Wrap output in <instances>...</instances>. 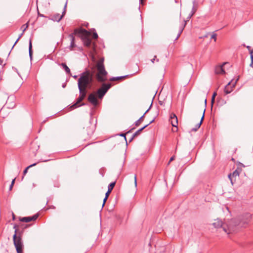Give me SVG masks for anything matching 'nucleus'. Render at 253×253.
Masks as SVG:
<instances>
[{
    "label": "nucleus",
    "instance_id": "obj_1",
    "mask_svg": "<svg viewBox=\"0 0 253 253\" xmlns=\"http://www.w3.org/2000/svg\"><path fill=\"white\" fill-rule=\"evenodd\" d=\"M251 215L250 213L238 217L235 219H232L230 221L223 223L220 219L214 220L212 225L215 228L222 230L225 233L229 234L236 231L239 227H245L250 221Z\"/></svg>",
    "mask_w": 253,
    "mask_h": 253
},
{
    "label": "nucleus",
    "instance_id": "obj_2",
    "mask_svg": "<svg viewBox=\"0 0 253 253\" xmlns=\"http://www.w3.org/2000/svg\"><path fill=\"white\" fill-rule=\"evenodd\" d=\"M93 75L89 71H86L80 75V78L78 80V86L79 90H82L87 92V89H89L92 85Z\"/></svg>",
    "mask_w": 253,
    "mask_h": 253
},
{
    "label": "nucleus",
    "instance_id": "obj_3",
    "mask_svg": "<svg viewBox=\"0 0 253 253\" xmlns=\"http://www.w3.org/2000/svg\"><path fill=\"white\" fill-rule=\"evenodd\" d=\"M103 62L104 58H101L97 61L96 65L97 72L95 75V77L97 81L100 83H103L107 80L108 73L105 70Z\"/></svg>",
    "mask_w": 253,
    "mask_h": 253
},
{
    "label": "nucleus",
    "instance_id": "obj_4",
    "mask_svg": "<svg viewBox=\"0 0 253 253\" xmlns=\"http://www.w3.org/2000/svg\"><path fill=\"white\" fill-rule=\"evenodd\" d=\"M13 228L15 229V233L13 236L14 245L15 247L17 253H22L23 245L21 237L23 234V231H18L17 229V225L16 224L14 225Z\"/></svg>",
    "mask_w": 253,
    "mask_h": 253
},
{
    "label": "nucleus",
    "instance_id": "obj_5",
    "mask_svg": "<svg viewBox=\"0 0 253 253\" xmlns=\"http://www.w3.org/2000/svg\"><path fill=\"white\" fill-rule=\"evenodd\" d=\"M74 32L75 34L79 33L82 35V39L84 44L85 46L87 47L92 46L93 50H95V43H93L92 45H91V40L89 38L90 35V32L84 29H81L80 31L78 29H75Z\"/></svg>",
    "mask_w": 253,
    "mask_h": 253
},
{
    "label": "nucleus",
    "instance_id": "obj_6",
    "mask_svg": "<svg viewBox=\"0 0 253 253\" xmlns=\"http://www.w3.org/2000/svg\"><path fill=\"white\" fill-rule=\"evenodd\" d=\"M111 86V85L110 84H103L101 87L97 91V94L98 98L102 99L107 91L110 89Z\"/></svg>",
    "mask_w": 253,
    "mask_h": 253
},
{
    "label": "nucleus",
    "instance_id": "obj_7",
    "mask_svg": "<svg viewBox=\"0 0 253 253\" xmlns=\"http://www.w3.org/2000/svg\"><path fill=\"white\" fill-rule=\"evenodd\" d=\"M79 97L77 99V102L70 107L71 109H74L79 106L78 104L84 99L86 96L87 92L84 91L82 90H79Z\"/></svg>",
    "mask_w": 253,
    "mask_h": 253
},
{
    "label": "nucleus",
    "instance_id": "obj_8",
    "mask_svg": "<svg viewBox=\"0 0 253 253\" xmlns=\"http://www.w3.org/2000/svg\"><path fill=\"white\" fill-rule=\"evenodd\" d=\"M15 97L14 96L11 95L8 96L5 105L9 108H14L15 106Z\"/></svg>",
    "mask_w": 253,
    "mask_h": 253
},
{
    "label": "nucleus",
    "instance_id": "obj_9",
    "mask_svg": "<svg viewBox=\"0 0 253 253\" xmlns=\"http://www.w3.org/2000/svg\"><path fill=\"white\" fill-rule=\"evenodd\" d=\"M88 101L93 106H96L98 105V102L96 96V95L94 93H90L88 96Z\"/></svg>",
    "mask_w": 253,
    "mask_h": 253
},
{
    "label": "nucleus",
    "instance_id": "obj_10",
    "mask_svg": "<svg viewBox=\"0 0 253 253\" xmlns=\"http://www.w3.org/2000/svg\"><path fill=\"white\" fill-rule=\"evenodd\" d=\"M67 1H66V2L65 4L64 8V11L62 12V15H60V14H56L54 15L51 18L52 20H53L54 21L59 22L62 19V18H63L64 15L65 14V13L66 12V8L67 6Z\"/></svg>",
    "mask_w": 253,
    "mask_h": 253
},
{
    "label": "nucleus",
    "instance_id": "obj_11",
    "mask_svg": "<svg viewBox=\"0 0 253 253\" xmlns=\"http://www.w3.org/2000/svg\"><path fill=\"white\" fill-rule=\"evenodd\" d=\"M237 81L234 82L233 83H232V81L229 82L225 87L224 88V92L225 94H227L231 92L232 91V88L235 86L236 84Z\"/></svg>",
    "mask_w": 253,
    "mask_h": 253
},
{
    "label": "nucleus",
    "instance_id": "obj_12",
    "mask_svg": "<svg viewBox=\"0 0 253 253\" xmlns=\"http://www.w3.org/2000/svg\"><path fill=\"white\" fill-rule=\"evenodd\" d=\"M169 121H170L172 126L177 127L178 125V119L175 114L171 113L170 115Z\"/></svg>",
    "mask_w": 253,
    "mask_h": 253
},
{
    "label": "nucleus",
    "instance_id": "obj_13",
    "mask_svg": "<svg viewBox=\"0 0 253 253\" xmlns=\"http://www.w3.org/2000/svg\"><path fill=\"white\" fill-rule=\"evenodd\" d=\"M39 216L38 214H36L32 216L24 217L20 218V221L25 222H29L32 220H35Z\"/></svg>",
    "mask_w": 253,
    "mask_h": 253
},
{
    "label": "nucleus",
    "instance_id": "obj_14",
    "mask_svg": "<svg viewBox=\"0 0 253 253\" xmlns=\"http://www.w3.org/2000/svg\"><path fill=\"white\" fill-rule=\"evenodd\" d=\"M239 176V172L237 169L235 170V171H234L232 173H230L228 174V178H229V179L230 180V182H231L232 185L233 184L234 181L235 180V179H234V178H235L236 177Z\"/></svg>",
    "mask_w": 253,
    "mask_h": 253
},
{
    "label": "nucleus",
    "instance_id": "obj_15",
    "mask_svg": "<svg viewBox=\"0 0 253 253\" xmlns=\"http://www.w3.org/2000/svg\"><path fill=\"white\" fill-rule=\"evenodd\" d=\"M154 121V120L153 119L148 124L144 126L143 127L140 128L138 130H137L132 136L131 138L130 139V141H131L136 136L139 135L141 133V132L146 127H147L150 124L152 123Z\"/></svg>",
    "mask_w": 253,
    "mask_h": 253
},
{
    "label": "nucleus",
    "instance_id": "obj_16",
    "mask_svg": "<svg viewBox=\"0 0 253 253\" xmlns=\"http://www.w3.org/2000/svg\"><path fill=\"white\" fill-rule=\"evenodd\" d=\"M193 16V15H191V13L189 14V16H188V17L187 18V20L186 21H184V25L182 26L180 28V29H179V33L176 37V38H175V40H177L178 38L179 37V36H180L181 34L182 33L183 29H184V28L186 25V23L187 21H189V20L191 18V17Z\"/></svg>",
    "mask_w": 253,
    "mask_h": 253
},
{
    "label": "nucleus",
    "instance_id": "obj_17",
    "mask_svg": "<svg viewBox=\"0 0 253 253\" xmlns=\"http://www.w3.org/2000/svg\"><path fill=\"white\" fill-rule=\"evenodd\" d=\"M69 38H70L71 40V43L69 46V49L70 50H73V48L76 46L75 43V37L73 34H70Z\"/></svg>",
    "mask_w": 253,
    "mask_h": 253
},
{
    "label": "nucleus",
    "instance_id": "obj_18",
    "mask_svg": "<svg viewBox=\"0 0 253 253\" xmlns=\"http://www.w3.org/2000/svg\"><path fill=\"white\" fill-rule=\"evenodd\" d=\"M224 64H223L222 65L218 66L216 67L215 69V73L217 74H224L225 73V71L223 69V66Z\"/></svg>",
    "mask_w": 253,
    "mask_h": 253
},
{
    "label": "nucleus",
    "instance_id": "obj_19",
    "mask_svg": "<svg viewBox=\"0 0 253 253\" xmlns=\"http://www.w3.org/2000/svg\"><path fill=\"white\" fill-rule=\"evenodd\" d=\"M205 109H204V112H203V116L202 117V118L201 119V121L200 122V123H199L198 124H197L195 127L193 128L191 130L192 131H196L200 127V126H201V124L203 121V120H204V116H205Z\"/></svg>",
    "mask_w": 253,
    "mask_h": 253
},
{
    "label": "nucleus",
    "instance_id": "obj_20",
    "mask_svg": "<svg viewBox=\"0 0 253 253\" xmlns=\"http://www.w3.org/2000/svg\"><path fill=\"white\" fill-rule=\"evenodd\" d=\"M152 103H151L150 106L149 107V108L146 110V111L144 113V114L142 116H141L137 121H136L135 123H134V124L135 125V126H138L140 125V122L142 121L143 120V118H144L145 115L149 111V110L150 109L151 107V106H152Z\"/></svg>",
    "mask_w": 253,
    "mask_h": 253
},
{
    "label": "nucleus",
    "instance_id": "obj_21",
    "mask_svg": "<svg viewBox=\"0 0 253 253\" xmlns=\"http://www.w3.org/2000/svg\"><path fill=\"white\" fill-rule=\"evenodd\" d=\"M61 65L63 67L67 74H70V70L65 63H62Z\"/></svg>",
    "mask_w": 253,
    "mask_h": 253
},
{
    "label": "nucleus",
    "instance_id": "obj_22",
    "mask_svg": "<svg viewBox=\"0 0 253 253\" xmlns=\"http://www.w3.org/2000/svg\"><path fill=\"white\" fill-rule=\"evenodd\" d=\"M29 56H30L31 59H32V42H31V40H30V42H29Z\"/></svg>",
    "mask_w": 253,
    "mask_h": 253
},
{
    "label": "nucleus",
    "instance_id": "obj_23",
    "mask_svg": "<svg viewBox=\"0 0 253 253\" xmlns=\"http://www.w3.org/2000/svg\"><path fill=\"white\" fill-rule=\"evenodd\" d=\"M127 76H120V77H112L110 78V80L111 81H118L120 79H124L126 78Z\"/></svg>",
    "mask_w": 253,
    "mask_h": 253
},
{
    "label": "nucleus",
    "instance_id": "obj_24",
    "mask_svg": "<svg viewBox=\"0 0 253 253\" xmlns=\"http://www.w3.org/2000/svg\"><path fill=\"white\" fill-rule=\"evenodd\" d=\"M115 182H112L110 184H109L108 186V190L112 191V189H113L114 187L115 186Z\"/></svg>",
    "mask_w": 253,
    "mask_h": 253
},
{
    "label": "nucleus",
    "instance_id": "obj_25",
    "mask_svg": "<svg viewBox=\"0 0 253 253\" xmlns=\"http://www.w3.org/2000/svg\"><path fill=\"white\" fill-rule=\"evenodd\" d=\"M36 165H37V163H34V164H32V165H31L29 166L28 167H27V168L24 169V171H23V174H24V175H25V174H26V173L27 172L28 169L32 167H33V166H36Z\"/></svg>",
    "mask_w": 253,
    "mask_h": 253
},
{
    "label": "nucleus",
    "instance_id": "obj_26",
    "mask_svg": "<svg viewBox=\"0 0 253 253\" xmlns=\"http://www.w3.org/2000/svg\"><path fill=\"white\" fill-rule=\"evenodd\" d=\"M253 50H251L250 51V54L251 55V63L250 64V66H253Z\"/></svg>",
    "mask_w": 253,
    "mask_h": 253
},
{
    "label": "nucleus",
    "instance_id": "obj_27",
    "mask_svg": "<svg viewBox=\"0 0 253 253\" xmlns=\"http://www.w3.org/2000/svg\"><path fill=\"white\" fill-rule=\"evenodd\" d=\"M196 10H197V7L195 6L194 5H193V7H192L191 12L190 13L191 14V15H193L196 12Z\"/></svg>",
    "mask_w": 253,
    "mask_h": 253
},
{
    "label": "nucleus",
    "instance_id": "obj_28",
    "mask_svg": "<svg viewBox=\"0 0 253 253\" xmlns=\"http://www.w3.org/2000/svg\"><path fill=\"white\" fill-rule=\"evenodd\" d=\"M216 95V93L214 92L212 94V98H211V106H212L213 102L214 101V98L215 96Z\"/></svg>",
    "mask_w": 253,
    "mask_h": 253
},
{
    "label": "nucleus",
    "instance_id": "obj_29",
    "mask_svg": "<svg viewBox=\"0 0 253 253\" xmlns=\"http://www.w3.org/2000/svg\"><path fill=\"white\" fill-rule=\"evenodd\" d=\"M28 24H26L25 25H23L22 27V28H23V33L24 32V31L26 30V29L28 28Z\"/></svg>",
    "mask_w": 253,
    "mask_h": 253
},
{
    "label": "nucleus",
    "instance_id": "obj_30",
    "mask_svg": "<svg viewBox=\"0 0 253 253\" xmlns=\"http://www.w3.org/2000/svg\"><path fill=\"white\" fill-rule=\"evenodd\" d=\"M216 35L215 34H212L211 35V39H214V42H215L216 40Z\"/></svg>",
    "mask_w": 253,
    "mask_h": 253
},
{
    "label": "nucleus",
    "instance_id": "obj_31",
    "mask_svg": "<svg viewBox=\"0 0 253 253\" xmlns=\"http://www.w3.org/2000/svg\"><path fill=\"white\" fill-rule=\"evenodd\" d=\"M92 37H93V38L95 39H97L98 38V35H97V34L96 32L93 33V35H92Z\"/></svg>",
    "mask_w": 253,
    "mask_h": 253
},
{
    "label": "nucleus",
    "instance_id": "obj_32",
    "mask_svg": "<svg viewBox=\"0 0 253 253\" xmlns=\"http://www.w3.org/2000/svg\"><path fill=\"white\" fill-rule=\"evenodd\" d=\"M110 193H111V191L109 190H108L105 194V197L108 198Z\"/></svg>",
    "mask_w": 253,
    "mask_h": 253
},
{
    "label": "nucleus",
    "instance_id": "obj_33",
    "mask_svg": "<svg viewBox=\"0 0 253 253\" xmlns=\"http://www.w3.org/2000/svg\"><path fill=\"white\" fill-rule=\"evenodd\" d=\"M107 199H108V198L105 197V198H104V199H103V204H102V207H103V206H104L105 203V202H106V200H107Z\"/></svg>",
    "mask_w": 253,
    "mask_h": 253
},
{
    "label": "nucleus",
    "instance_id": "obj_34",
    "mask_svg": "<svg viewBox=\"0 0 253 253\" xmlns=\"http://www.w3.org/2000/svg\"><path fill=\"white\" fill-rule=\"evenodd\" d=\"M126 133H121L120 134V136L124 137L125 139L126 140Z\"/></svg>",
    "mask_w": 253,
    "mask_h": 253
},
{
    "label": "nucleus",
    "instance_id": "obj_35",
    "mask_svg": "<svg viewBox=\"0 0 253 253\" xmlns=\"http://www.w3.org/2000/svg\"><path fill=\"white\" fill-rule=\"evenodd\" d=\"M134 183H135V186H136V185H137V180H136V175L134 176Z\"/></svg>",
    "mask_w": 253,
    "mask_h": 253
},
{
    "label": "nucleus",
    "instance_id": "obj_36",
    "mask_svg": "<svg viewBox=\"0 0 253 253\" xmlns=\"http://www.w3.org/2000/svg\"><path fill=\"white\" fill-rule=\"evenodd\" d=\"M174 156H173V157H171V158H170V160H169V164L171 161H172L174 160Z\"/></svg>",
    "mask_w": 253,
    "mask_h": 253
},
{
    "label": "nucleus",
    "instance_id": "obj_37",
    "mask_svg": "<svg viewBox=\"0 0 253 253\" xmlns=\"http://www.w3.org/2000/svg\"><path fill=\"white\" fill-rule=\"evenodd\" d=\"M19 41V39H17L16 41H15V42L14 44V45H13V46L12 47V48L11 49H12L14 47V46H15V45L16 44V43L18 42V41Z\"/></svg>",
    "mask_w": 253,
    "mask_h": 253
},
{
    "label": "nucleus",
    "instance_id": "obj_38",
    "mask_svg": "<svg viewBox=\"0 0 253 253\" xmlns=\"http://www.w3.org/2000/svg\"><path fill=\"white\" fill-rule=\"evenodd\" d=\"M193 5L197 7V3H196V1L195 0H194L193 1Z\"/></svg>",
    "mask_w": 253,
    "mask_h": 253
},
{
    "label": "nucleus",
    "instance_id": "obj_39",
    "mask_svg": "<svg viewBox=\"0 0 253 253\" xmlns=\"http://www.w3.org/2000/svg\"><path fill=\"white\" fill-rule=\"evenodd\" d=\"M15 178L13 179L12 180V182H11V184L12 185H13L14 184V182H15Z\"/></svg>",
    "mask_w": 253,
    "mask_h": 253
},
{
    "label": "nucleus",
    "instance_id": "obj_40",
    "mask_svg": "<svg viewBox=\"0 0 253 253\" xmlns=\"http://www.w3.org/2000/svg\"><path fill=\"white\" fill-rule=\"evenodd\" d=\"M156 58V56H155L154 58L151 60V61L152 63H154V61H155Z\"/></svg>",
    "mask_w": 253,
    "mask_h": 253
},
{
    "label": "nucleus",
    "instance_id": "obj_41",
    "mask_svg": "<svg viewBox=\"0 0 253 253\" xmlns=\"http://www.w3.org/2000/svg\"><path fill=\"white\" fill-rule=\"evenodd\" d=\"M15 219V216L13 213H12V219L14 220Z\"/></svg>",
    "mask_w": 253,
    "mask_h": 253
},
{
    "label": "nucleus",
    "instance_id": "obj_42",
    "mask_svg": "<svg viewBox=\"0 0 253 253\" xmlns=\"http://www.w3.org/2000/svg\"><path fill=\"white\" fill-rule=\"evenodd\" d=\"M13 185H12V184H11L10 186H9V190H11L12 189V187H13Z\"/></svg>",
    "mask_w": 253,
    "mask_h": 253
},
{
    "label": "nucleus",
    "instance_id": "obj_43",
    "mask_svg": "<svg viewBox=\"0 0 253 253\" xmlns=\"http://www.w3.org/2000/svg\"><path fill=\"white\" fill-rule=\"evenodd\" d=\"M247 48L249 50V51L252 50V49H251L250 46H249V45L247 46Z\"/></svg>",
    "mask_w": 253,
    "mask_h": 253
},
{
    "label": "nucleus",
    "instance_id": "obj_44",
    "mask_svg": "<svg viewBox=\"0 0 253 253\" xmlns=\"http://www.w3.org/2000/svg\"><path fill=\"white\" fill-rule=\"evenodd\" d=\"M23 33H22V34H21L19 35V37H18V39H19V40L21 38V37H22V35H23Z\"/></svg>",
    "mask_w": 253,
    "mask_h": 253
},
{
    "label": "nucleus",
    "instance_id": "obj_45",
    "mask_svg": "<svg viewBox=\"0 0 253 253\" xmlns=\"http://www.w3.org/2000/svg\"><path fill=\"white\" fill-rule=\"evenodd\" d=\"M2 60L0 58V65L2 64Z\"/></svg>",
    "mask_w": 253,
    "mask_h": 253
},
{
    "label": "nucleus",
    "instance_id": "obj_46",
    "mask_svg": "<svg viewBox=\"0 0 253 253\" xmlns=\"http://www.w3.org/2000/svg\"><path fill=\"white\" fill-rule=\"evenodd\" d=\"M73 77L74 78V79H77L78 76L77 75H75V76H73Z\"/></svg>",
    "mask_w": 253,
    "mask_h": 253
},
{
    "label": "nucleus",
    "instance_id": "obj_47",
    "mask_svg": "<svg viewBox=\"0 0 253 253\" xmlns=\"http://www.w3.org/2000/svg\"><path fill=\"white\" fill-rule=\"evenodd\" d=\"M134 129V128H132L131 130H130L126 132V133H128L130 132L131 131V130H132V129Z\"/></svg>",
    "mask_w": 253,
    "mask_h": 253
},
{
    "label": "nucleus",
    "instance_id": "obj_48",
    "mask_svg": "<svg viewBox=\"0 0 253 253\" xmlns=\"http://www.w3.org/2000/svg\"><path fill=\"white\" fill-rule=\"evenodd\" d=\"M205 105H206V104H207V99H205Z\"/></svg>",
    "mask_w": 253,
    "mask_h": 253
},
{
    "label": "nucleus",
    "instance_id": "obj_49",
    "mask_svg": "<svg viewBox=\"0 0 253 253\" xmlns=\"http://www.w3.org/2000/svg\"><path fill=\"white\" fill-rule=\"evenodd\" d=\"M15 70L17 72V73L18 74V75H19V74L18 73V71H17V69L15 68Z\"/></svg>",
    "mask_w": 253,
    "mask_h": 253
},
{
    "label": "nucleus",
    "instance_id": "obj_50",
    "mask_svg": "<svg viewBox=\"0 0 253 253\" xmlns=\"http://www.w3.org/2000/svg\"><path fill=\"white\" fill-rule=\"evenodd\" d=\"M85 105V104L83 103L80 106H83V105Z\"/></svg>",
    "mask_w": 253,
    "mask_h": 253
},
{
    "label": "nucleus",
    "instance_id": "obj_51",
    "mask_svg": "<svg viewBox=\"0 0 253 253\" xmlns=\"http://www.w3.org/2000/svg\"><path fill=\"white\" fill-rule=\"evenodd\" d=\"M159 103H160V104L161 105H162V102L161 101H159Z\"/></svg>",
    "mask_w": 253,
    "mask_h": 253
},
{
    "label": "nucleus",
    "instance_id": "obj_52",
    "mask_svg": "<svg viewBox=\"0 0 253 253\" xmlns=\"http://www.w3.org/2000/svg\"><path fill=\"white\" fill-rule=\"evenodd\" d=\"M65 86V85H63V87H64Z\"/></svg>",
    "mask_w": 253,
    "mask_h": 253
},
{
    "label": "nucleus",
    "instance_id": "obj_53",
    "mask_svg": "<svg viewBox=\"0 0 253 253\" xmlns=\"http://www.w3.org/2000/svg\"><path fill=\"white\" fill-rule=\"evenodd\" d=\"M142 0H141V2H142Z\"/></svg>",
    "mask_w": 253,
    "mask_h": 253
}]
</instances>
